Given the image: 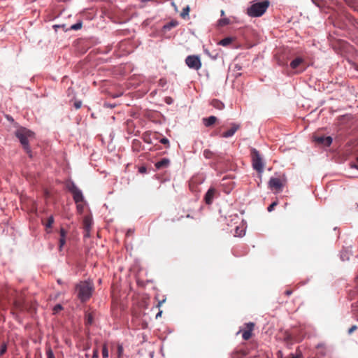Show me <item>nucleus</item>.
Instances as JSON below:
<instances>
[{
  "mask_svg": "<svg viewBox=\"0 0 358 358\" xmlns=\"http://www.w3.org/2000/svg\"><path fill=\"white\" fill-rule=\"evenodd\" d=\"M269 5L270 1L268 0H264L260 2L252 1L251 5L248 7L246 13L251 17H259L266 13Z\"/></svg>",
  "mask_w": 358,
  "mask_h": 358,
  "instance_id": "obj_1",
  "label": "nucleus"
},
{
  "mask_svg": "<svg viewBox=\"0 0 358 358\" xmlns=\"http://www.w3.org/2000/svg\"><path fill=\"white\" fill-rule=\"evenodd\" d=\"M77 296L81 302H85L90 299L94 289L93 285L88 281H80L76 286Z\"/></svg>",
  "mask_w": 358,
  "mask_h": 358,
  "instance_id": "obj_2",
  "label": "nucleus"
},
{
  "mask_svg": "<svg viewBox=\"0 0 358 358\" xmlns=\"http://www.w3.org/2000/svg\"><path fill=\"white\" fill-rule=\"evenodd\" d=\"M15 134V136L19 139L20 143L26 152L27 153H30L31 150L29 143V138H33L34 133L27 128L20 127L16 130Z\"/></svg>",
  "mask_w": 358,
  "mask_h": 358,
  "instance_id": "obj_3",
  "label": "nucleus"
},
{
  "mask_svg": "<svg viewBox=\"0 0 358 358\" xmlns=\"http://www.w3.org/2000/svg\"><path fill=\"white\" fill-rule=\"evenodd\" d=\"M250 157L253 169L259 173H262L264 172V161L256 148H250Z\"/></svg>",
  "mask_w": 358,
  "mask_h": 358,
  "instance_id": "obj_4",
  "label": "nucleus"
},
{
  "mask_svg": "<svg viewBox=\"0 0 358 358\" xmlns=\"http://www.w3.org/2000/svg\"><path fill=\"white\" fill-rule=\"evenodd\" d=\"M66 187L67 190L72 194L73 201L76 204L84 201V196L82 191L76 186L73 181H69L66 185Z\"/></svg>",
  "mask_w": 358,
  "mask_h": 358,
  "instance_id": "obj_5",
  "label": "nucleus"
},
{
  "mask_svg": "<svg viewBox=\"0 0 358 358\" xmlns=\"http://www.w3.org/2000/svg\"><path fill=\"white\" fill-rule=\"evenodd\" d=\"M185 64L192 69L199 70L201 67V62L198 55H189L185 59Z\"/></svg>",
  "mask_w": 358,
  "mask_h": 358,
  "instance_id": "obj_6",
  "label": "nucleus"
},
{
  "mask_svg": "<svg viewBox=\"0 0 358 358\" xmlns=\"http://www.w3.org/2000/svg\"><path fill=\"white\" fill-rule=\"evenodd\" d=\"M230 125H231V128L229 130L223 132L221 134V137L225 138H230V137L233 136L235 134V133L240 128V124L235 123V122H231L230 124Z\"/></svg>",
  "mask_w": 358,
  "mask_h": 358,
  "instance_id": "obj_7",
  "label": "nucleus"
},
{
  "mask_svg": "<svg viewBox=\"0 0 358 358\" xmlns=\"http://www.w3.org/2000/svg\"><path fill=\"white\" fill-rule=\"evenodd\" d=\"M268 187L271 189L280 190L283 185L279 178L272 177L268 181Z\"/></svg>",
  "mask_w": 358,
  "mask_h": 358,
  "instance_id": "obj_8",
  "label": "nucleus"
},
{
  "mask_svg": "<svg viewBox=\"0 0 358 358\" xmlns=\"http://www.w3.org/2000/svg\"><path fill=\"white\" fill-rule=\"evenodd\" d=\"M216 193V189L214 187H210L206 192L204 196V201L206 204L210 205L212 204L215 195Z\"/></svg>",
  "mask_w": 358,
  "mask_h": 358,
  "instance_id": "obj_9",
  "label": "nucleus"
},
{
  "mask_svg": "<svg viewBox=\"0 0 358 358\" xmlns=\"http://www.w3.org/2000/svg\"><path fill=\"white\" fill-rule=\"evenodd\" d=\"M314 141L320 144H322L324 146H330L332 143L333 138L331 136H316L314 138Z\"/></svg>",
  "mask_w": 358,
  "mask_h": 358,
  "instance_id": "obj_10",
  "label": "nucleus"
},
{
  "mask_svg": "<svg viewBox=\"0 0 358 358\" xmlns=\"http://www.w3.org/2000/svg\"><path fill=\"white\" fill-rule=\"evenodd\" d=\"M170 165V160L168 158H163L155 164L157 170L163 169L169 167Z\"/></svg>",
  "mask_w": 358,
  "mask_h": 358,
  "instance_id": "obj_11",
  "label": "nucleus"
},
{
  "mask_svg": "<svg viewBox=\"0 0 358 358\" xmlns=\"http://www.w3.org/2000/svg\"><path fill=\"white\" fill-rule=\"evenodd\" d=\"M248 329L245 330L242 334V337L244 340L247 341L252 336V331L254 327V323L249 322L247 324Z\"/></svg>",
  "mask_w": 358,
  "mask_h": 358,
  "instance_id": "obj_12",
  "label": "nucleus"
},
{
  "mask_svg": "<svg viewBox=\"0 0 358 358\" xmlns=\"http://www.w3.org/2000/svg\"><path fill=\"white\" fill-rule=\"evenodd\" d=\"M304 62L305 61L302 57H298L290 62L289 66L291 69H296L301 64Z\"/></svg>",
  "mask_w": 358,
  "mask_h": 358,
  "instance_id": "obj_13",
  "label": "nucleus"
},
{
  "mask_svg": "<svg viewBox=\"0 0 358 358\" xmlns=\"http://www.w3.org/2000/svg\"><path fill=\"white\" fill-rule=\"evenodd\" d=\"M217 121V117L215 116L211 115L208 117H206L203 119V122L204 125L207 127L212 126Z\"/></svg>",
  "mask_w": 358,
  "mask_h": 358,
  "instance_id": "obj_14",
  "label": "nucleus"
},
{
  "mask_svg": "<svg viewBox=\"0 0 358 358\" xmlns=\"http://www.w3.org/2000/svg\"><path fill=\"white\" fill-rule=\"evenodd\" d=\"M178 25V22L176 20H172L163 26V29L171 30L172 28L176 27Z\"/></svg>",
  "mask_w": 358,
  "mask_h": 358,
  "instance_id": "obj_15",
  "label": "nucleus"
},
{
  "mask_svg": "<svg viewBox=\"0 0 358 358\" xmlns=\"http://www.w3.org/2000/svg\"><path fill=\"white\" fill-rule=\"evenodd\" d=\"M211 105L213 107L218 110H222L224 108V104L217 99H213L211 102Z\"/></svg>",
  "mask_w": 358,
  "mask_h": 358,
  "instance_id": "obj_16",
  "label": "nucleus"
},
{
  "mask_svg": "<svg viewBox=\"0 0 358 358\" xmlns=\"http://www.w3.org/2000/svg\"><path fill=\"white\" fill-rule=\"evenodd\" d=\"M124 353L123 344L118 343L117 344V358H122Z\"/></svg>",
  "mask_w": 358,
  "mask_h": 358,
  "instance_id": "obj_17",
  "label": "nucleus"
},
{
  "mask_svg": "<svg viewBox=\"0 0 358 358\" xmlns=\"http://www.w3.org/2000/svg\"><path fill=\"white\" fill-rule=\"evenodd\" d=\"M82 26H83V22L81 20H79L76 24L71 25L69 28L65 29V31L79 30L82 28Z\"/></svg>",
  "mask_w": 358,
  "mask_h": 358,
  "instance_id": "obj_18",
  "label": "nucleus"
},
{
  "mask_svg": "<svg viewBox=\"0 0 358 358\" xmlns=\"http://www.w3.org/2000/svg\"><path fill=\"white\" fill-rule=\"evenodd\" d=\"M232 41L233 39L231 37H226L220 41L218 44L222 46H227L232 42Z\"/></svg>",
  "mask_w": 358,
  "mask_h": 358,
  "instance_id": "obj_19",
  "label": "nucleus"
},
{
  "mask_svg": "<svg viewBox=\"0 0 358 358\" xmlns=\"http://www.w3.org/2000/svg\"><path fill=\"white\" fill-rule=\"evenodd\" d=\"M189 6H185V8H183L181 13H180V16L182 18H185L187 16L189 15Z\"/></svg>",
  "mask_w": 358,
  "mask_h": 358,
  "instance_id": "obj_20",
  "label": "nucleus"
},
{
  "mask_svg": "<svg viewBox=\"0 0 358 358\" xmlns=\"http://www.w3.org/2000/svg\"><path fill=\"white\" fill-rule=\"evenodd\" d=\"M108 355L109 354L107 345L104 343L102 346V357L103 358H108Z\"/></svg>",
  "mask_w": 358,
  "mask_h": 358,
  "instance_id": "obj_21",
  "label": "nucleus"
},
{
  "mask_svg": "<svg viewBox=\"0 0 358 358\" xmlns=\"http://www.w3.org/2000/svg\"><path fill=\"white\" fill-rule=\"evenodd\" d=\"M203 157L205 158L210 159L213 156V152L211 150H208V149H206V150H203Z\"/></svg>",
  "mask_w": 358,
  "mask_h": 358,
  "instance_id": "obj_22",
  "label": "nucleus"
},
{
  "mask_svg": "<svg viewBox=\"0 0 358 358\" xmlns=\"http://www.w3.org/2000/svg\"><path fill=\"white\" fill-rule=\"evenodd\" d=\"M230 23V20L229 18H222L220 20H219L218 21V24L220 26H225V25H227Z\"/></svg>",
  "mask_w": 358,
  "mask_h": 358,
  "instance_id": "obj_23",
  "label": "nucleus"
},
{
  "mask_svg": "<svg viewBox=\"0 0 358 358\" xmlns=\"http://www.w3.org/2000/svg\"><path fill=\"white\" fill-rule=\"evenodd\" d=\"M54 223V217L52 215H50L48 218V221H47V223L45 224V227L46 228H51L52 226V224Z\"/></svg>",
  "mask_w": 358,
  "mask_h": 358,
  "instance_id": "obj_24",
  "label": "nucleus"
},
{
  "mask_svg": "<svg viewBox=\"0 0 358 358\" xmlns=\"http://www.w3.org/2000/svg\"><path fill=\"white\" fill-rule=\"evenodd\" d=\"M46 355H47V358H55L54 352L50 347L47 348Z\"/></svg>",
  "mask_w": 358,
  "mask_h": 358,
  "instance_id": "obj_25",
  "label": "nucleus"
},
{
  "mask_svg": "<svg viewBox=\"0 0 358 358\" xmlns=\"http://www.w3.org/2000/svg\"><path fill=\"white\" fill-rule=\"evenodd\" d=\"M7 351V344L3 343L0 348V356H3Z\"/></svg>",
  "mask_w": 358,
  "mask_h": 358,
  "instance_id": "obj_26",
  "label": "nucleus"
},
{
  "mask_svg": "<svg viewBox=\"0 0 358 358\" xmlns=\"http://www.w3.org/2000/svg\"><path fill=\"white\" fill-rule=\"evenodd\" d=\"M63 309V307L61 304H56L53 308L54 313H57L59 311Z\"/></svg>",
  "mask_w": 358,
  "mask_h": 358,
  "instance_id": "obj_27",
  "label": "nucleus"
},
{
  "mask_svg": "<svg viewBox=\"0 0 358 358\" xmlns=\"http://www.w3.org/2000/svg\"><path fill=\"white\" fill-rule=\"evenodd\" d=\"M93 322V317L91 314H88L86 317V323L88 325L92 324Z\"/></svg>",
  "mask_w": 358,
  "mask_h": 358,
  "instance_id": "obj_28",
  "label": "nucleus"
},
{
  "mask_svg": "<svg viewBox=\"0 0 358 358\" xmlns=\"http://www.w3.org/2000/svg\"><path fill=\"white\" fill-rule=\"evenodd\" d=\"M278 205V202L277 201H273L272 203H271L268 208H267V210L268 212H271L273 210L275 206H276Z\"/></svg>",
  "mask_w": 358,
  "mask_h": 358,
  "instance_id": "obj_29",
  "label": "nucleus"
},
{
  "mask_svg": "<svg viewBox=\"0 0 358 358\" xmlns=\"http://www.w3.org/2000/svg\"><path fill=\"white\" fill-rule=\"evenodd\" d=\"M159 142L164 145H166L167 148L169 147V141L167 138L164 137L161 138Z\"/></svg>",
  "mask_w": 358,
  "mask_h": 358,
  "instance_id": "obj_30",
  "label": "nucleus"
},
{
  "mask_svg": "<svg viewBox=\"0 0 358 358\" xmlns=\"http://www.w3.org/2000/svg\"><path fill=\"white\" fill-rule=\"evenodd\" d=\"M60 238L66 239V232L64 228H61L59 230Z\"/></svg>",
  "mask_w": 358,
  "mask_h": 358,
  "instance_id": "obj_31",
  "label": "nucleus"
},
{
  "mask_svg": "<svg viewBox=\"0 0 358 358\" xmlns=\"http://www.w3.org/2000/svg\"><path fill=\"white\" fill-rule=\"evenodd\" d=\"M53 29L57 31V29L59 28H62L63 29H66V25L64 24H55L52 26Z\"/></svg>",
  "mask_w": 358,
  "mask_h": 358,
  "instance_id": "obj_32",
  "label": "nucleus"
},
{
  "mask_svg": "<svg viewBox=\"0 0 358 358\" xmlns=\"http://www.w3.org/2000/svg\"><path fill=\"white\" fill-rule=\"evenodd\" d=\"M103 106L105 108H113L116 106V104L115 103H104Z\"/></svg>",
  "mask_w": 358,
  "mask_h": 358,
  "instance_id": "obj_33",
  "label": "nucleus"
},
{
  "mask_svg": "<svg viewBox=\"0 0 358 358\" xmlns=\"http://www.w3.org/2000/svg\"><path fill=\"white\" fill-rule=\"evenodd\" d=\"M82 106V101L80 100H78V101H76L75 103H74V107L76 108V109H79Z\"/></svg>",
  "mask_w": 358,
  "mask_h": 358,
  "instance_id": "obj_34",
  "label": "nucleus"
},
{
  "mask_svg": "<svg viewBox=\"0 0 358 358\" xmlns=\"http://www.w3.org/2000/svg\"><path fill=\"white\" fill-rule=\"evenodd\" d=\"M357 329V325H352L349 329H348V334H352L355 330Z\"/></svg>",
  "mask_w": 358,
  "mask_h": 358,
  "instance_id": "obj_35",
  "label": "nucleus"
},
{
  "mask_svg": "<svg viewBox=\"0 0 358 358\" xmlns=\"http://www.w3.org/2000/svg\"><path fill=\"white\" fill-rule=\"evenodd\" d=\"M76 208H77V210L80 213H83V206L82 204H80V203H78V204H76Z\"/></svg>",
  "mask_w": 358,
  "mask_h": 358,
  "instance_id": "obj_36",
  "label": "nucleus"
},
{
  "mask_svg": "<svg viewBox=\"0 0 358 358\" xmlns=\"http://www.w3.org/2000/svg\"><path fill=\"white\" fill-rule=\"evenodd\" d=\"M99 357V350L97 348L93 350L92 358H98Z\"/></svg>",
  "mask_w": 358,
  "mask_h": 358,
  "instance_id": "obj_37",
  "label": "nucleus"
},
{
  "mask_svg": "<svg viewBox=\"0 0 358 358\" xmlns=\"http://www.w3.org/2000/svg\"><path fill=\"white\" fill-rule=\"evenodd\" d=\"M66 243V239L59 238V250H61Z\"/></svg>",
  "mask_w": 358,
  "mask_h": 358,
  "instance_id": "obj_38",
  "label": "nucleus"
},
{
  "mask_svg": "<svg viewBox=\"0 0 358 358\" xmlns=\"http://www.w3.org/2000/svg\"><path fill=\"white\" fill-rule=\"evenodd\" d=\"M350 168L358 170V165L356 164H350Z\"/></svg>",
  "mask_w": 358,
  "mask_h": 358,
  "instance_id": "obj_39",
  "label": "nucleus"
},
{
  "mask_svg": "<svg viewBox=\"0 0 358 358\" xmlns=\"http://www.w3.org/2000/svg\"><path fill=\"white\" fill-rule=\"evenodd\" d=\"M139 172L140 173H145L146 172V168L144 167V166H142L139 169Z\"/></svg>",
  "mask_w": 358,
  "mask_h": 358,
  "instance_id": "obj_40",
  "label": "nucleus"
},
{
  "mask_svg": "<svg viewBox=\"0 0 358 358\" xmlns=\"http://www.w3.org/2000/svg\"><path fill=\"white\" fill-rule=\"evenodd\" d=\"M134 229H129L127 231V236L131 235L134 233Z\"/></svg>",
  "mask_w": 358,
  "mask_h": 358,
  "instance_id": "obj_41",
  "label": "nucleus"
},
{
  "mask_svg": "<svg viewBox=\"0 0 358 358\" xmlns=\"http://www.w3.org/2000/svg\"><path fill=\"white\" fill-rule=\"evenodd\" d=\"M292 293V292L291 290H287L285 291V294L287 295V296H289L291 295Z\"/></svg>",
  "mask_w": 358,
  "mask_h": 358,
  "instance_id": "obj_42",
  "label": "nucleus"
},
{
  "mask_svg": "<svg viewBox=\"0 0 358 358\" xmlns=\"http://www.w3.org/2000/svg\"><path fill=\"white\" fill-rule=\"evenodd\" d=\"M85 227L86 228H89L90 227V224H88V221L87 219L85 220Z\"/></svg>",
  "mask_w": 358,
  "mask_h": 358,
  "instance_id": "obj_43",
  "label": "nucleus"
},
{
  "mask_svg": "<svg viewBox=\"0 0 358 358\" xmlns=\"http://www.w3.org/2000/svg\"><path fill=\"white\" fill-rule=\"evenodd\" d=\"M341 258L342 259V260H345V255L343 252L341 254Z\"/></svg>",
  "mask_w": 358,
  "mask_h": 358,
  "instance_id": "obj_44",
  "label": "nucleus"
},
{
  "mask_svg": "<svg viewBox=\"0 0 358 358\" xmlns=\"http://www.w3.org/2000/svg\"><path fill=\"white\" fill-rule=\"evenodd\" d=\"M245 235V232H243L242 230L241 231L240 233H238V234L237 235L238 236H243Z\"/></svg>",
  "mask_w": 358,
  "mask_h": 358,
  "instance_id": "obj_45",
  "label": "nucleus"
},
{
  "mask_svg": "<svg viewBox=\"0 0 358 358\" xmlns=\"http://www.w3.org/2000/svg\"><path fill=\"white\" fill-rule=\"evenodd\" d=\"M162 311L159 310V313L156 315V318H158L162 315Z\"/></svg>",
  "mask_w": 358,
  "mask_h": 358,
  "instance_id": "obj_46",
  "label": "nucleus"
},
{
  "mask_svg": "<svg viewBox=\"0 0 358 358\" xmlns=\"http://www.w3.org/2000/svg\"><path fill=\"white\" fill-rule=\"evenodd\" d=\"M171 6H172L173 7H174V8H175V10H177V6H176V3H175L173 1H172V2H171Z\"/></svg>",
  "mask_w": 358,
  "mask_h": 358,
  "instance_id": "obj_47",
  "label": "nucleus"
},
{
  "mask_svg": "<svg viewBox=\"0 0 358 358\" xmlns=\"http://www.w3.org/2000/svg\"><path fill=\"white\" fill-rule=\"evenodd\" d=\"M239 228L238 227H236V234L238 235V233H239V231H238Z\"/></svg>",
  "mask_w": 358,
  "mask_h": 358,
  "instance_id": "obj_48",
  "label": "nucleus"
},
{
  "mask_svg": "<svg viewBox=\"0 0 358 358\" xmlns=\"http://www.w3.org/2000/svg\"><path fill=\"white\" fill-rule=\"evenodd\" d=\"M57 282H58L59 284H60V285H61V284H62V280H61V279H58V280H57Z\"/></svg>",
  "mask_w": 358,
  "mask_h": 358,
  "instance_id": "obj_49",
  "label": "nucleus"
},
{
  "mask_svg": "<svg viewBox=\"0 0 358 358\" xmlns=\"http://www.w3.org/2000/svg\"><path fill=\"white\" fill-rule=\"evenodd\" d=\"M164 301H165V300H163V301H159V304H158V306H161V304H162L163 302H164Z\"/></svg>",
  "mask_w": 358,
  "mask_h": 358,
  "instance_id": "obj_50",
  "label": "nucleus"
},
{
  "mask_svg": "<svg viewBox=\"0 0 358 358\" xmlns=\"http://www.w3.org/2000/svg\"><path fill=\"white\" fill-rule=\"evenodd\" d=\"M224 15V11L223 10H221V15Z\"/></svg>",
  "mask_w": 358,
  "mask_h": 358,
  "instance_id": "obj_51",
  "label": "nucleus"
},
{
  "mask_svg": "<svg viewBox=\"0 0 358 358\" xmlns=\"http://www.w3.org/2000/svg\"><path fill=\"white\" fill-rule=\"evenodd\" d=\"M292 358H299V357H293Z\"/></svg>",
  "mask_w": 358,
  "mask_h": 358,
  "instance_id": "obj_52",
  "label": "nucleus"
},
{
  "mask_svg": "<svg viewBox=\"0 0 358 358\" xmlns=\"http://www.w3.org/2000/svg\"><path fill=\"white\" fill-rule=\"evenodd\" d=\"M357 162H358V157L357 158Z\"/></svg>",
  "mask_w": 358,
  "mask_h": 358,
  "instance_id": "obj_53",
  "label": "nucleus"
},
{
  "mask_svg": "<svg viewBox=\"0 0 358 358\" xmlns=\"http://www.w3.org/2000/svg\"><path fill=\"white\" fill-rule=\"evenodd\" d=\"M357 280H358V277H357Z\"/></svg>",
  "mask_w": 358,
  "mask_h": 358,
  "instance_id": "obj_54",
  "label": "nucleus"
}]
</instances>
